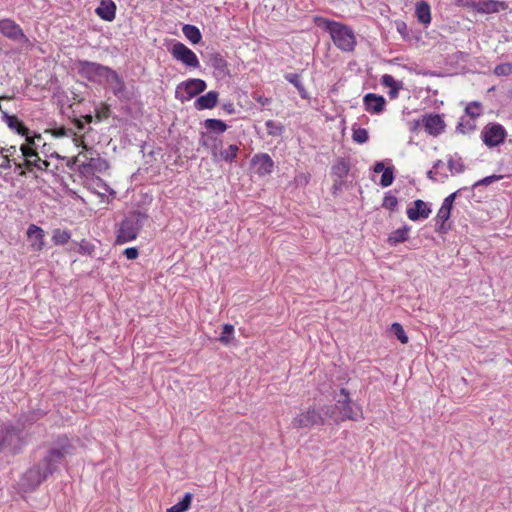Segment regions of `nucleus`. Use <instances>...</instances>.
Here are the masks:
<instances>
[{"instance_id":"nucleus-35","label":"nucleus","mask_w":512,"mask_h":512,"mask_svg":"<svg viewBox=\"0 0 512 512\" xmlns=\"http://www.w3.org/2000/svg\"><path fill=\"white\" fill-rule=\"evenodd\" d=\"M267 134L270 136H280L284 132V126L281 122L268 120L265 123Z\"/></svg>"},{"instance_id":"nucleus-54","label":"nucleus","mask_w":512,"mask_h":512,"mask_svg":"<svg viewBox=\"0 0 512 512\" xmlns=\"http://www.w3.org/2000/svg\"><path fill=\"white\" fill-rule=\"evenodd\" d=\"M387 168L384 167L383 163L382 162H377L375 164V166H373V171H375V173H383L384 170H386Z\"/></svg>"},{"instance_id":"nucleus-19","label":"nucleus","mask_w":512,"mask_h":512,"mask_svg":"<svg viewBox=\"0 0 512 512\" xmlns=\"http://www.w3.org/2000/svg\"><path fill=\"white\" fill-rule=\"evenodd\" d=\"M508 9V4L504 1L498 0H481L478 1V8L476 13L491 14L498 13Z\"/></svg>"},{"instance_id":"nucleus-59","label":"nucleus","mask_w":512,"mask_h":512,"mask_svg":"<svg viewBox=\"0 0 512 512\" xmlns=\"http://www.w3.org/2000/svg\"><path fill=\"white\" fill-rule=\"evenodd\" d=\"M407 28V26L404 23H400L397 27L399 33H403V31Z\"/></svg>"},{"instance_id":"nucleus-53","label":"nucleus","mask_w":512,"mask_h":512,"mask_svg":"<svg viewBox=\"0 0 512 512\" xmlns=\"http://www.w3.org/2000/svg\"><path fill=\"white\" fill-rule=\"evenodd\" d=\"M11 162L9 155H4V160L0 164V168L3 170H9L11 168Z\"/></svg>"},{"instance_id":"nucleus-31","label":"nucleus","mask_w":512,"mask_h":512,"mask_svg":"<svg viewBox=\"0 0 512 512\" xmlns=\"http://www.w3.org/2000/svg\"><path fill=\"white\" fill-rule=\"evenodd\" d=\"M284 79L296 87L300 97L303 99L308 98V92H306L304 84L300 81V76L297 73H287L284 75Z\"/></svg>"},{"instance_id":"nucleus-62","label":"nucleus","mask_w":512,"mask_h":512,"mask_svg":"<svg viewBox=\"0 0 512 512\" xmlns=\"http://www.w3.org/2000/svg\"><path fill=\"white\" fill-rule=\"evenodd\" d=\"M15 167H16L17 170H20L22 165L20 163H15Z\"/></svg>"},{"instance_id":"nucleus-17","label":"nucleus","mask_w":512,"mask_h":512,"mask_svg":"<svg viewBox=\"0 0 512 512\" xmlns=\"http://www.w3.org/2000/svg\"><path fill=\"white\" fill-rule=\"evenodd\" d=\"M430 213L431 209L429 208L427 203L421 199H417L414 201L413 208H408L407 217L409 218L410 221H418L419 219L428 218Z\"/></svg>"},{"instance_id":"nucleus-1","label":"nucleus","mask_w":512,"mask_h":512,"mask_svg":"<svg viewBox=\"0 0 512 512\" xmlns=\"http://www.w3.org/2000/svg\"><path fill=\"white\" fill-rule=\"evenodd\" d=\"M73 453L72 443L65 437L60 438L56 445L48 452L47 456L43 458L42 463L30 468L22 477V486L27 489H35L49 475L57 469V464L61 462V459L66 455Z\"/></svg>"},{"instance_id":"nucleus-43","label":"nucleus","mask_w":512,"mask_h":512,"mask_svg":"<svg viewBox=\"0 0 512 512\" xmlns=\"http://www.w3.org/2000/svg\"><path fill=\"white\" fill-rule=\"evenodd\" d=\"M502 179V175H491L480 179L473 184V187L488 186Z\"/></svg>"},{"instance_id":"nucleus-8","label":"nucleus","mask_w":512,"mask_h":512,"mask_svg":"<svg viewBox=\"0 0 512 512\" xmlns=\"http://www.w3.org/2000/svg\"><path fill=\"white\" fill-rule=\"evenodd\" d=\"M206 89V83L202 79H188L179 83L176 88V92H174V96H176L177 100L182 103L188 102L191 98L195 97L198 94H201Z\"/></svg>"},{"instance_id":"nucleus-29","label":"nucleus","mask_w":512,"mask_h":512,"mask_svg":"<svg viewBox=\"0 0 512 512\" xmlns=\"http://www.w3.org/2000/svg\"><path fill=\"white\" fill-rule=\"evenodd\" d=\"M448 167L452 175H459L465 171V164L457 153L448 157Z\"/></svg>"},{"instance_id":"nucleus-6","label":"nucleus","mask_w":512,"mask_h":512,"mask_svg":"<svg viewBox=\"0 0 512 512\" xmlns=\"http://www.w3.org/2000/svg\"><path fill=\"white\" fill-rule=\"evenodd\" d=\"M328 421H330L329 416L325 414V411L321 410V407L315 408L313 406L295 416L290 426H292L293 429H309Z\"/></svg>"},{"instance_id":"nucleus-5","label":"nucleus","mask_w":512,"mask_h":512,"mask_svg":"<svg viewBox=\"0 0 512 512\" xmlns=\"http://www.w3.org/2000/svg\"><path fill=\"white\" fill-rule=\"evenodd\" d=\"M145 216L139 212L132 213L121 221L116 234V244L122 245L132 242L137 238L139 231L142 229V220Z\"/></svg>"},{"instance_id":"nucleus-58","label":"nucleus","mask_w":512,"mask_h":512,"mask_svg":"<svg viewBox=\"0 0 512 512\" xmlns=\"http://www.w3.org/2000/svg\"><path fill=\"white\" fill-rule=\"evenodd\" d=\"M442 166H443V162H442V161H440V160H437V161H435V163H434L433 170H436V169H438V168H440V167H442Z\"/></svg>"},{"instance_id":"nucleus-11","label":"nucleus","mask_w":512,"mask_h":512,"mask_svg":"<svg viewBox=\"0 0 512 512\" xmlns=\"http://www.w3.org/2000/svg\"><path fill=\"white\" fill-rule=\"evenodd\" d=\"M0 34L14 42L27 43L28 38L15 20L4 18L0 20Z\"/></svg>"},{"instance_id":"nucleus-47","label":"nucleus","mask_w":512,"mask_h":512,"mask_svg":"<svg viewBox=\"0 0 512 512\" xmlns=\"http://www.w3.org/2000/svg\"><path fill=\"white\" fill-rule=\"evenodd\" d=\"M94 248L93 244L83 241L82 244L79 245V253L82 255H91L94 252Z\"/></svg>"},{"instance_id":"nucleus-48","label":"nucleus","mask_w":512,"mask_h":512,"mask_svg":"<svg viewBox=\"0 0 512 512\" xmlns=\"http://www.w3.org/2000/svg\"><path fill=\"white\" fill-rule=\"evenodd\" d=\"M457 193L458 191H455L449 194L448 197L444 198V201H442L441 203V207L446 209H452V204L456 199Z\"/></svg>"},{"instance_id":"nucleus-40","label":"nucleus","mask_w":512,"mask_h":512,"mask_svg":"<svg viewBox=\"0 0 512 512\" xmlns=\"http://www.w3.org/2000/svg\"><path fill=\"white\" fill-rule=\"evenodd\" d=\"M493 73L498 77H506L512 73L511 63H501L494 68Z\"/></svg>"},{"instance_id":"nucleus-60","label":"nucleus","mask_w":512,"mask_h":512,"mask_svg":"<svg viewBox=\"0 0 512 512\" xmlns=\"http://www.w3.org/2000/svg\"><path fill=\"white\" fill-rule=\"evenodd\" d=\"M224 109H225V111H227V112H229V113H232V112H233L232 104L225 105V106H224Z\"/></svg>"},{"instance_id":"nucleus-30","label":"nucleus","mask_w":512,"mask_h":512,"mask_svg":"<svg viewBox=\"0 0 512 512\" xmlns=\"http://www.w3.org/2000/svg\"><path fill=\"white\" fill-rule=\"evenodd\" d=\"M182 32L185 38L189 40L192 44H199L201 41V33L197 26L195 25H183Z\"/></svg>"},{"instance_id":"nucleus-9","label":"nucleus","mask_w":512,"mask_h":512,"mask_svg":"<svg viewBox=\"0 0 512 512\" xmlns=\"http://www.w3.org/2000/svg\"><path fill=\"white\" fill-rule=\"evenodd\" d=\"M506 136L507 131H505L504 126L496 122L488 123L481 131L483 144L488 148L499 146L504 142Z\"/></svg>"},{"instance_id":"nucleus-13","label":"nucleus","mask_w":512,"mask_h":512,"mask_svg":"<svg viewBox=\"0 0 512 512\" xmlns=\"http://www.w3.org/2000/svg\"><path fill=\"white\" fill-rule=\"evenodd\" d=\"M103 83L109 85L111 92L120 101H128L131 99L130 92L127 91L125 81L117 72L110 74L108 79L104 80Z\"/></svg>"},{"instance_id":"nucleus-28","label":"nucleus","mask_w":512,"mask_h":512,"mask_svg":"<svg viewBox=\"0 0 512 512\" xmlns=\"http://www.w3.org/2000/svg\"><path fill=\"white\" fill-rule=\"evenodd\" d=\"M410 228L408 226H404L403 228H398L389 234L387 242L391 246H395L399 243L405 242L408 240Z\"/></svg>"},{"instance_id":"nucleus-64","label":"nucleus","mask_w":512,"mask_h":512,"mask_svg":"<svg viewBox=\"0 0 512 512\" xmlns=\"http://www.w3.org/2000/svg\"><path fill=\"white\" fill-rule=\"evenodd\" d=\"M510 95L512 96V89L510 90Z\"/></svg>"},{"instance_id":"nucleus-26","label":"nucleus","mask_w":512,"mask_h":512,"mask_svg":"<svg viewBox=\"0 0 512 512\" xmlns=\"http://www.w3.org/2000/svg\"><path fill=\"white\" fill-rule=\"evenodd\" d=\"M109 165L107 164L105 159H102L100 157H92L89 158L87 162L83 164V169L85 172H103L105 171Z\"/></svg>"},{"instance_id":"nucleus-34","label":"nucleus","mask_w":512,"mask_h":512,"mask_svg":"<svg viewBox=\"0 0 512 512\" xmlns=\"http://www.w3.org/2000/svg\"><path fill=\"white\" fill-rule=\"evenodd\" d=\"M70 239V232L68 230H62L56 228L52 232V242L56 245H64Z\"/></svg>"},{"instance_id":"nucleus-18","label":"nucleus","mask_w":512,"mask_h":512,"mask_svg":"<svg viewBox=\"0 0 512 512\" xmlns=\"http://www.w3.org/2000/svg\"><path fill=\"white\" fill-rule=\"evenodd\" d=\"M219 101V92L209 91L205 95L200 96L194 101V108L198 111L210 110L216 107Z\"/></svg>"},{"instance_id":"nucleus-55","label":"nucleus","mask_w":512,"mask_h":512,"mask_svg":"<svg viewBox=\"0 0 512 512\" xmlns=\"http://www.w3.org/2000/svg\"><path fill=\"white\" fill-rule=\"evenodd\" d=\"M400 89H401V88H391V90H389V92H388L389 97H391V98H397V96H398V91H399Z\"/></svg>"},{"instance_id":"nucleus-36","label":"nucleus","mask_w":512,"mask_h":512,"mask_svg":"<svg viewBox=\"0 0 512 512\" xmlns=\"http://www.w3.org/2000/svg\"><path fill=\"white\" fill-rule=\"evenodd\" d=\"M394 180V169L393 167H387V169L383 170L380 185L382 187H389L392 185Z\"/></svg>"},{"instance_id":"nucleus-61","label":"nucleus","mask_w":512,"mask_h":512,"mask_svg":"<svg viewBox=\"0 0 512 512\" xmlns=\"http://www.w3.org/2000/svg\"><path fill=\"white\" fill-rule=\"evenodd\" d=\"M433 175H434V169H433V170H430V171L428 172V178H430V179H434V176H433Z\"/></svg>"},{"instance_id":"nucleus-57","label":"nucleus","mask_w":512,"mask_h":512,"mask_svg":"<svg viewBox=\"0 0 512 512\" xmlns=\"http://www.w3.org/2000/svg\"><path fill=\"white\" fill-rule=\"evenodd\" d=\"M16 152L15 146H11L10 148H5V155H13Z\"/></svg>"},{"instance_id":"nucleus-27","label":"nucleus","mask_w":512,"mask_h":512,"mask_svg":"<svg viewBox=\"0 0 512 512\" xmlns=\"http://www.w3.org/2000/svg\"><path fill=\"white\" fill-rule=\"evenodd\" d=\"M240 151V148L236 144H230L227 148H224L223 151L219 152L216 157H214V161H225L228 163H232L235 161L237 157V153Z\"/></svg>"},{"instance_id":"nucleus-24","label":"nucleus","mask_w":512,"mask_h":512,"mask_svg":"<svg viewBox=\"0 0 512 512\" xmlns=\"http://www.w3.org/2000/svg\"><path fill=\"white\" fill-rule=\"evenodd\" d=\"M254 164L257 165V172L260 175L271 174L273 169V160L268 154H260L254 157Z\"/></svg>"},{"instance_id":"nucleus-3","label":"nucleus","mask_w":512,"mask_h":512,"mask_svg":"<svg viewBox=\"0 0 512 512\" xmlns=\"http://www.w3.org/2000/svg\"><path fill=\"white\" fill-rule=\"evenodd\" d=\"M324 29L328 31L337 48L342 51H353L356 46V38L349 26L342 25L334 20H323Z\"/></svg>"},{"instance_id":"nucleus-15","label":"nucleus","mask_w":512,"mask_h":512,"mask_svg":"<svg viewBox=\"0 0 512 512\" xmlns=\"http://www.w3.org/2000/svg\"><path fill=\"white\" fill-rule=\"evenodd\" d=\"M363 106L368 113L378 115L384 111L385 99L383 96L370 92L363 97Z\"/></svg>"},{"instance_id":"nucleus-32","label":"nucleus","mask_w":512,"mask_h":512,"mask_svg":"<svg viewBox=\"0 0 512 512\" xmlns=\"http://www.w3.org/2000/svg\"><path fill=\"white\" fill-rule=\"evenodd\" d=\"M204 127L208 132L224 133L227 129V125L220 119L208 118L204 121Z\"/></svg>"},{"instance_id":"nucleus-7","label":"nucleus","mask_w":512,"mask_h":512,"mask_svg":"<svg viewBox=\"0 0 512 512\" xmlns=\"http://www.w3.org/2000/svg\"><path fill=\"white\" fill-rule=\"evenodd\" d=\"M22 443V430L12 423L0 425V450H17Z\"/></svg>"},{"instance_id":"nucleus-41","label":"nucleus","mask_w":512,"mask_h":512,"mask_svg":"<svg viewBox=\"0 0 512 512\" xmlns=\"http://www.w3.org/2000/svg\"><path fill=\"white\" fill-rule=\"evenodd\" d=\"M333 173L338 178L342 179L348 173V165L345 160H340L333 166Z\"/></svg>"},{"instance_id":"nucleus-2","label":"nucleus","mask_w":512,"mask_h":512,"mask_svg":"<svg viewBox=\"0 0 512 512\" xmlns=\"http://www.w3.org/2000/svg\"><path fill=\"white\" fill-rule=\"evenodd\" d=\"M334 405L321 406V410L325 411V415L329 416V420L335 424L342 421H356L361 419V407L351 400L350 394L345 388L334 396Z\"/></svg>"},{"instance_id":"nucleus-4","label":"nucleus","mask_w":512,"mask_h":512,"mask_svg":"<svg viewBox=\"0 0 512 512\" xmlns=\"http://www.w3.org/2000/svg\"><path fill=\"white\" fill-rule=\"evenodd\" d=\"M76 69L80 77L98 84H103L110 74L115 73V70L108 66L88 60H78Z\"/></svg>"},{"instance_id":"nucleus-39","label":"nucleus","mask_w":512,"mask_h":512,"mask_svg":"<svg viewBox=\"0 0 512 512\" xmlns=\"http://www.w3.org/2000/svg\"><path fill=\"white\" fill-rule=\"evenodd\" d=\"M466 114L474 119L481 115V103L478 101H472L466 106Z\"/></svg>"},{"instance_id":"nucleus-49","label":"nucleus","mask_w":512,"mask_h":512,"mask_svg":"<svg viewBox=\"0 0 512 512\" xmlns=\"http://www.w3.org/2000/svg\"><path fill=\"white\" fill-rule=\"evenodd\" d=\"M461 6L471 9L472 11L477 12L478 9V1L475 0H459Z\"/></svg>"},{"instance_id":"nucleus-45","label":"nucleus","mask_w":512,"mask_h":512,"mask_svg":"<svg viewBox=\"0 0 512 512\" xmlns=\"http://www.w3.org/2000/svg\"><path fill=\"white\" fill-rule=\"evenodd\" d=\"M382 85L391 89L401 88V84L394 80L393 76L388 74L382 76Z\"/></svg>"},{"instance_id":"nucleus-23","label":"nucleus","mask_w":512,"mask_h":512,"mask_svg":"<svg viewBox=\"0 0 512 512\" xmlns=\"http://www.w3.org/2000/svg\"><path fill=\"white\" fill-rule=\"evenodd\" d=\"M1 119L8 125L10 129L15 131L21 136H27L28 129L22 124L15 115H10L7 112L1 110Z\"/></svg>"},{"instance_id":"nucleus-21","label":"nucleus","mask_w":512,"mask_h":512,"mask_svg":"<svg viewBox=\"0 0 512 512\" xmlns=\"http://www.w3.org/2000/svg\"><path fill=\"white\" fill-rule=\"evenodd\" d=\"M199 143L201 146L207 148L210 150V155L212 157H216L218 153H221V151L224 149L222 148V140L214 135H209L206 133H202V136H200Z\"/></svg>"},{"instance_id":"nucleus-10","label":"nucleus","mask_w":512,"mask_h":512,"mask_svg":"<svg viewBox=\"0 0 512 512\" xmlns=\"http://www.w3.org/2000/svg\"><path fill=\"white\" fill-rule=\"evenodd\" d=\"M169 52H171L174 60L184 64L185 66L193 69L199 68L200 63L198 57L192 49L188 48L187 45L177 42L172 45Z\"/></svg>"},{"instance_id":"nucleus-51","label":"nucleus","mask_w":512,"mask_h":512,"mask_svg":"<svg viewBox=\"0 0 512 512\" xmlns=\"http://www.w3.org/2000/svg\"><path fill=\"white\" fill-rule=\"evenodd\" d=\"M255 101L261 105V107H266L271 104L272 100L270 97H265L263 95H256L254 97Z\"/></svg>"},{"instance_id":"nucleus-63","label":"nucleus","mask_w":512,"mask_h":512,"mask_svg":"<svg viewBox=\"0 0 512 512\" xmlns=\"http://www.w3.org/2000/svg\"><path fill=\"white\" fill-rule=\"evenodd\" d=\"M5 153V148H0V154H4Z\"/></svg>"},{"instance_id":"nucleus-42","label":"nucleus","mask_w":512,"mask_h":512,"mask_svg":"<svg viewBox=\"0 0 512 512\" xmlns=\"http://www.w3.org/2000/svg\"><path fill=\"white\" fill-rule=\"evenodd\" d=\"M382 206L383 208L388 209L389 211H394L395 209H397L398 199L391 194H387L383 198Z\"/></svg>"},{"instance_id":"nucleus-33","label":"nucleus","mask_w":512,"mask_h":512,"mask_svg":"<svg viewBox=\"0 0 512 512\" xmlns=\"http://www.w3.org/2000/svg\"><path fill=\"white\" fill-rule=\"evenodd\" d=\"M191 502V494L187 493L183 496L179 502L172 505V507L167 509V512H185L189 509Z\"/></svg>"},{"instance_id":"nucleus-25","label":"nucleus","mask_w":512,"mask_h":512,"mask_svg":"<svg viewBox=\"0 0 512 512\" xmlns=\"http://www.w3.org/2000/svg\"><path fill=\"white\" fill-rule=\"evenodd\" d=\"M415 15L421 24L429 25L431 21L430 5L425 1H419L415 4Z\"/></svg>"},{"instance_id":"nucleus-20","label":"nucleus","mask_w":512,"mask_h":512,"mask_svg":"<svg viewBox=\"0 0 512 512\" xmlns=\"http://www.w3.org/2000/svg\"><path fill=\"white\" fill-rule=\"evenodd\" d=\"M27 238H29L31 242V247L34 251H40L44 247V232L43 229L40 228L36 224H30L29 228H27Z\"/></svg>"},{"instance_id":"nucleus-38","label":"nucleus","mask_w":512,"mask_h":512,"mask_svg":"<svg viewBox=\"0 0 512 512\" xmlns=\"http://www.w3.org/2000/svg\"><path fill=\"white\" fill-rule=\"evenodd\" d=\"M392 331H393V334L396 335V337L400 341V343H402V344L408 343V336L405 333L403 326H401L398 322H394L392 324Z\"/></svg>"},{"instance_id":"nucleus-52","label":"nucleus","mask_w":512,"mask_h":512,"mask_svg":"<svg viewBox=\"0 0 512 512\" xmlns=\"http://www.w3.org/2000/svg\"><path fill=\"white\" fill-rule=\"evenodd\" d=\"M473 128H474V124L470 123V122H467V126H465V124L462 123V122H460L459 126H457V130L462 132V133H466L468 131H472Z\"/></svg>"},{"instance_id":"nucleus-50","label":"nucleus","mask_w":512,"mask_h":512,"mask_svg":"<svg viewBox=\"0 0 512 512\" xmlns=\"http://www.w3.org/2000/svg\"><path fill=\"white\" fill-rule=\"evenodd\" d=\"M126 259L134 260L138 257V250L136 247H129L124 250Z\"/></svg>"},{"instance_id":"nucleus-16","label":"nucleus","mask_w":512,"mask_h":512,"mask_svg":"<svg viewBox=\"0 0 512 512\" xmlns=\"http://www.w3.org/2000/svg\"><path fill=\"white\" fill-rule=\"evenodd\" d=\"M209 66L212 67L216 78L224 79L229 75V67L221 54H212L209 58Z\"/></svg>"},{"instance_id":"nucleus-14","label":"nucleus","mask_w":512,"mask_h":512,"mask_svg":"<svg viewBox=\"0 0 512 512\" xmlns=\"http://www.w3.org/2000/svg\"><path fill=\"white\" fill-rule=\"evenodd\" d=\"M422 124L425 132L431 136H439L445 128V123L439 114H425Z\"/></svg>"},{"instance_id":"nucleus-46","label":"nucleus","mask_w":512,"mask_h":512,"mask_svg":"<svg viewBox=\"0 0 512 512\" xmlns=\"http://www.w3.org/2000/svg\"><path fill=\"white\" fill-rule=\"evenodd\" d=\"M450 214H451L450 208L440 207L438 214H436V221L440 222L441 224H444L446 221L449 220Z\"/></svg>"},{"instance_id":"nucleus-12","label":"nucleus","mask_w":512,"mask_h":512,"mask_svg":"<svg viewBox=\"0 0 512 512\" xmlns=\"http://www.w3.org/2000/svg\"><path fill=\"white\" fill-rule=\"evenodd\" d=\"M22 157L25 158L24 166L28 170H32L34 168L38 170H47L49 163L47 160H42L39 158L37 152L32 149L27 144H22L20 147Z\"/></svg>"},{"instance_id":"nucleus-37","label":"nucleus","mask_w":512,"mask_h":512,"mask_svg":"<svg viewBox=\"0 0 512 512\" xmlns=\"http://www.w3.org/2000/svg\"><path fill=\"white\" fill-rule=\"evenodd\" d=\"M352 140L357 144H364L368 141V132L366 129L358 127L352 132Z\"/></svg>"},{"instance_id":"nucleus-44","label":"nucleus","mask_w":512,"mask_h":512,"mask_svg":"<svg viewBox=\"0 0 512 512\" xmlns=\"http://www.w3.org/2000/svg\"><path fill=\"white\" fill-rule=\"evenodd\" d=\"M233 333V326L230 325V324H225L223 326V333H221L220 335V342L224 343V344H229L230 343V336L232 335Z\"/></svg>"},{"instance_id":"nucleus-56","label":"nucleus","mask_w":512,"mask_h":512,"mask_svg":"<svg viewBox=\"0 0 512 512\" xmlns=\"http://www.w3.org/2000/svg\"><path fill=\"white\" fill-rule=\"evenodd\" d=\"M296 180H297L298 183H307L308 182V176L305 175V174H299Z\"/></svg>"},{"instance_id":"nucleus-22","label":"nucleus","mask_w":512,"mask_h":512,"mask_svg":"<svg viewBox=\"0 0 512 512\" xmlns=\"http://www.w3.org/2000/svg\"><path fill=\"white\" fill-rule=\"evenodd\" d=\"M95 13L104 21H114L116 5L112 0H102L98 8L95 9Z\"/></svg>"}]
</instances>
